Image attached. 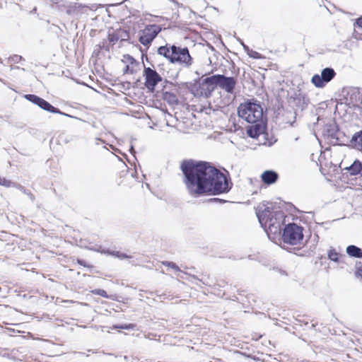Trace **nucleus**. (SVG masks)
<instances>
[{
    "mask_svg": "<svg viewBox=\"0 0 362 362\" xmlns=\"http://www.w3.org/2000/svg\"><path fill=\"white\" fill-rule=\"evenodd\" d=\"M209 202H213V203H221L223 204L226 203V201L220 198H211L208 200Z\"/></svg>",
    "mask_w": 362,
    "mask_h": 362,
    "instance_id": "nucleus-39",
    "label": "nucleus"
},
{
    "mask_svg": "<svg viewBox=\"0 0 362 362\" xmlns=\"http://www.w3.org/2000/svg\"><path fill=\"white\" fill-rule=\"evenodd\" d=\"M59 115H63V116H65V117H71V118H76L75 117L69 115V114H67L66 112H64L60 110V113H58Z\"/></svg>",
    "mask_w": 362,
    "mask_h": 362,
    "instance_id": "nucleus-48",
    "label": "nucleus"
},
{
    "mask_svg": "<svg viewBox=\"0 0 362 362\" xmlns=\"http://www.w3.org/2000/svg\"><path fill=\"white\" fill-rule=\"evenodd\" d=\"M362 90V88H355V90H357V91H359V90Z\"/></svg>",
    "mask_w": 362,
    "mask_h": 362,
    "instance_id": "nucleus-55",
    "label": "nucleus"
},
{
    "mask_svg": "<svg viewBox=\"0 0 362 362\" xmlns=\"http://www.w3.org/2000/svg\"><path fill=\"white\" fill-rule=\"evenodd\" d=\"M361 92H352V93L350 95L349 98H348V95H349L350 92H347V95L344 98V103L349 107H351L357 105V100H356V93L359 94Z\"/></svg>",
    "mask_w": 362,
    "mask_h": 362,
    "instance_id": "nucleus-24",
    "label": "nucleus"
},
{
    "mask_svg": "<svg viewBox=\"0 0 362 362\" xmlns=\"http://www.w3.org/2000/svg\"><path fill=\"white\" fill-rule=\"evenodd\" d=\"M355 275L357 277L362 278V267H359L356 268V270L355 272Z\"/></svg>",
    "mask_w": 362,
    "mask_h": 362,
    "instance_id": "nucleus-46",
    "label": "nucleus"
},
{
    "mask_svg": "<svg viewBox=\"0 0 362 362\" xmlns=\"http://www.w3.org/2000/svg\"><path fill=\"white\" fill-rule=\"evenodd\" d=\"M123 358H124V361H127L128 359H129V357L127 356H124Z\"/></svg>",
    "mask_w": 362,
    "mask_h": 362,
    "instance_id": "nucleus-53",
    "label": "nucleus"
},
{
    "mask_svg": "<svg viewBox=\"0 0 362 362\" xmlns=\"http://www.w3.org/2000/svg\"><path fill=\"white\" fill-rule=\"evenodd\" d=\"M192 278H193V279H195V280H198V281H201L202 283H203V284H205V285H208V282H206V281H204L203 279H198V278H197L196 276H194V275H192Z\"/></svg>",
    "mask_w": 362,
    "mask_h": 362,
    "instance_id": "nucleus-49",
    "label": "nucleus"
},
{
    "mask_svg": "<svg viewBox=\"0 0 362 362\" xmlns=\"http://www.w3.org/2000/svg\"><path fill=\"white\" fill-rule=\"evenodd\" d=\"M303 227L292 222L284 224L280 234L281 240L284 244L297 245L303 240Z\"/></svg>",
    "mask_w": 362,
    "mask_h": 362,
    "instance_id": "nucleus-6",
    "label": "nucleus"
},
{
    "mask_svg": "<svg viewBox=\"0 0 362 362\" xmlns=\"http://www.w3.org/2000/svg\"><path fill=\"white\" fill-rule=\"evenodd\" d=\"M236 85V79L233 76H226L218 74V87L224 90H234Z\"/></svg>",
    "mask_w": 362,
    "mask_h": 362,
    "instance_id": "nucleus-14",
    "label": "nucleus"
},
{
    "mask_svg": "<svg viewBox=\"0 0 362 362\" xmlns=\"http://www.w3.org/2000/svg\"><path fill=\"white\" fill-rule=\"evenodd\" d=\"M0 64H3V60L1 59V57H0Z\"/></svg>",
    "mask_w": 362,
    "mask_h": 362,
    "instance_id": "nucleus-61",
    "label": "nucleus"
},
{
    "mask_svg": "<svg viewBox=\"0 0 362 362\" xmlns=\"http://www.w3.org/2000/svg\"><path fill=\"white\" fill-rule=\"evenodd\" d=\"M341 256L333 247H330L327 251V258L332 262H339Z\"/></svg>",
    "mask_w": 362,
    "mask_h": 362,
    "instance_id": "nucleus-25",
    "label": "nucleus"
},
{
    "mask_svg": "<svg viewBox=\"0 0 362 362\" xmlns=\"http://www.w3.org/2000/svg\"><path fill=\"white\" fill-rule=\"evenodd\" d=\"M143 76L145 79L144 85L148 90H156L155 88L159 82L163 81L162 76L154 69L146 67L143 71Z\"/></svg>",
    "mask_w": 362,
    "mask_h": 362,
    "instance_id": "nucleus-11",
    "label": "nucleus"
},
{
    "mask_svg": "<svg viewBox=\"0 0 362 362\" xmlns=\"http://www.w3.org/2000/svg\"><path fill=\"white\" fill-rule=\"evenodd\" d=\"M24 98L26 100H28V101L31 102L32 103L37 105V106H39V105L42 99V98H40L36 95H34V94L25 95Z\"/></svg>",
    "mask_w": 362,
    "mask_h": 362,
    "instance_id": "nucleus-27",
    "label": "nucleus"
},
{
    "mask_svg": "<svg viewBox=\"0 0 362 362\" xmlns=\"http://www.w3.org/2000/svg\"><path fill=\"white\" fill-rule=\"evenodd\" d=\"M246 53L250 58H252V59H259L262 58V54H260L255 50H252L250 48Z\"/></svg>",
    "mask_w": 362,
    "mask_h": 362,
    "instance_id": "nucleus-32",
    "label": "nucleus"
},
{
    "mask_svg": "<svg viewBox=\"0 0 362 362\" xmlns=\"http://www.w3.org/2000/svg\"><path fill=\"white\" fill-rule=\"evenodd\" d=\"M122 62L126 64L123 69L124 74H132L139 69V62L129 54L123 55Z\"/></svg>",
    "mask_w": 362,
    "mask_h": 362,
    "instance_id": "nucleus-13",
    "label": "nucleus"
},
{
    "mask_svg": "<svg viewBox=\"0 0 362 362\" xmlns=\"http://www.w3.org/2000/svg\"><path fill=\"white\" fill-rule=\"evenodd\" d=\"M109 93L112 94L113 96H115V97H120L121 95L117 93V92L115 91H113V92H108Z\"/></svg>",
    "mask_w": 362,
    "mask_h": 362,
    "instance_id": "nucleus-50",
    "label": "nucleus"
},
{
    "mask_svg": "<svg viewBox=\"0 0 362 362\" xmlns=\"http://www.w3.org/2000/svg\"><path fill=\"white\" fill-rule=\"evenodd\" d=\"M92 293L95 295H98L107 299L115 300L112 296L108 295L107 293L103 289L96 288L93 290Z\"/></svg>",
    "mask_w": 362,
    "mask_h": 362,
    "instance_id": "nucleus-30",
    "label": "nucleus"
},
{
    "mask_svg": "<svg viewBox=\"0 0 362 362\" xmlns=\"http://www.w3.org/2000/svg\"><path fill=\"white\" fill-rule=\"evenodd\" d=\"M279 178V175L278 173L273 170H264L261 175L262 182L267 185H271L276 183Z\"/></svg>",
    "mask_w": 362,
    "mask_h": 362,
    "instance_id": "nucleus-18",
    "label": "nucleus"
},
{
    "mask_svg": "<svg viewBox=\"0 0 362 362\" xmlns=\"http://www.w3.org/2000/svg\"><path fill=\"white\" fill-rule=\"evenodd\" d=\"M157 53L165 57L171 64H178L185 67H189L193 63V57L187 47H182L175 44L167 43L158 47Z\"/></svg>",
    "mask_w": 362,
    "mask_h": 362,
    "instance_id": "nucleus-3",
    "label": "nucleus"
},
{
    "mask_svg": "<svg viewBox=\"0 0 362 362\" xmlns=\"http://www.w3.org/2000/svg\"><path fill=\"white\" fill-rule=\"evenodd\" d=\"M180 170L186 188L194 198L227 194L233 185L227 170L217 168L208 161L184 160Z\"/></svg>",
    "mask_w": 362,
    "mask_h": 362,
    "instance_id": "nucleus-1",
    "label": "nucleus"
},
{
    "mask_svg": "<svg viewBox=\"0 0 362 362\" xmlns=\"http://www.w3.org/2000/svg\"><path fill=\"white\" fill-rule=\"evenodd\" d=\"M136 360H137L136 358H133L132 362H136Z\"/></svg>",
    "mask_w": 362,
    "mask_h": 362,
    "instance_id": "nucleus-60",
    "label": "nucleus"
},
{
    "mask_svg": "<svg viewBox=\"0 0 362 362\" xmlns=\"http://www.w3.org/2000/svg\"><path fill=\"white\" fill-rule=\"evenodd\" d=\"M315 326H316V325H315V324H312V325H311V328H315Z\"/></svg>",
    "mask_w": 362,
    "mask_h": 362,
    "instance_id": "nucleus-57",
    "label": "nucleus"
},
{
    "mask_svg": "<svg viewBox=\"0 0 362 362\" xmlns=\"http://www.w3.org/2000/svg\"><path fill=\"white\" fill-rule=\"evenodd\" d=\"M103 47L101 45V44H98L95 46V48L94 49V52L93 53L95 54V55H98L99 53L101 52V50H103Z\"/></svg>",
    "mask_w": 362,
    "mask_h": 362,
    "instance_id": "nucleus-44",
    "label": "nucleus"
},
{
    "mask_svg": "<svg viewBox=\"0 0 362 362\" xmlns=\"http://www.w3.org/2000/svg\"><path fill=\"white\" fill-rule=\"evenodd\" d=\"M133 140H134V139H132V141H131L132 144H131V145H130V147H129V152H130L133 156H134V155H135V153H136V151H135L134 147V146H133V144H132V141H133Z\"/></svg>",
    "mask_w": 362,
    "mask_h": 362,
    "instance_id": "nucleus-47",
    "label": "nucleus"
},
{
    "mask_svg": "<svg viewBox=\"0 0 362 362\" xmlns=\"http://www.w3.org/2000/svg\"><path fill=\"white\" fill-rule=\"evenodd\" d=\"M237 41L242 45L245 52H247L250 47L245 44V42L240 37H236Z\"/></svg>",
    "mask_w": 362,
    "mask_h": 362,
    "instance_id": "nucleus-42",
    "label": "nucleus"
},
{
    "mask_svg": "<svg viewBox=\"0 0 362 362\" xmlns=\"http://www.w3.org/2000/svg\"><path fill=\"white\" fill-rule=\"evenodd\" d=\"M345 89H346V88H345V87H343V88H342V89H341V90H342V91H344V90H345Z\"/></svg>",
    "mask_w": 362,
    "mask_h": 362,
    "instance_id": "nucleus-63",
    "label": "nucleus"
},
{
    "mask_svg": "<svg viewBox=\"0 0 362 362\" xmlns=\"http://www.w3.org/2000/svg\"><path fill=\"white\" fill-rule=\"evenodd\" d=\"M275 113L276 123L279 125L288 124L292 127L296 122L297 113L294 110H285L283 107H278Z\"/></svg>",
    "mask_w": 362,
    "mask_h": 362,
    "instance_id": "nucleus-10",
    "label": "nucleus"
},
{
    "mask_svg": "<svg viewBox=\"0 0 362 362\" xmlns=\"http://www.w3.org/2000/svg\"><path fill=\"white\" fill-rule=\"evenodd\" d=\"M13 184H14V186H13L14 187H16L20 191H21L23 193L28 195L29 197V198L31 199V201H34L35 197L29 189H25L23 186H22L20 184H18L16 182H13Z\"/></svg>",
    "mask_w": 362,
    "mask_h": 362,
    "instance_id": "nucleus-28",
    "label": "nucleus"
},
{
    "mask_svg": "<svg viewBox=\"0 0 362 362\" xmlns=\"http://www.w3.org/2000/svg\"><path fill=\"white\" fill-rule=\"evenodd\" d=\"M346 146L349 148L362 153V127L361 129L356 132L350 139L348 137V141Z\"/></svg>",
    "mask_w": 362,
    "mask_h": 362,
    "instance_id": "nucleus-15",
    "label": "nucleus"
},
{
    "mask_svg": "<svg viewBox=\"0 0 362 362\" xmlns=\"http://www.w3.org/2000/svg\"><path fill=\"white\" fill-rule=\"evenodd\" d=\"M322 135L328 143L335 146L346 145L348 141V136L340 130L339 125L332 121L325 124L322 129Z\"/></svg>",
    "mask_w": 362,
    "mask_h": 362,
    "instance_id": "nucleus-7",
    "label": "nucleus"
},
{
    "mask_svg": "<svg viewBox=\"0 0 362 362\" xmlns=\"http://www.w3.org/2000/svg\"><path fill=\"white\" fill-rule=\"evenodd\" d=\"M347 255L352 258L361 259L362 249L355 245H349L346 248Z\"/></svg>",
    "mask_w": 362,
    "mask_h": 362,
    "instance_id": "nucleus-20",
    "label": "nucleus"
},
{
    "mask_svg": "<svg viewBox=\"0 0 362 362\" xmlns=\"http://www.w3.org/2000/svg\"><path fill=\"white\" fill-rule=\"evenodd\" d=\"M119 35H122V37H120L121 42L127 41L129 38V32L127 30H118Z\"/></svg>",
    "mask_w": 362,
    "mask_h": 362,
    "instance_id": "nucleus-35",
    "label": "nucleus"
},
{
    "mask_svg": "<svg viewBox=\"0 0 362 362\" xmlns=\"http://www.w3.org/2000/svg\"><path fill=\"white\" fill-rule=\"evenodd\" d=\"M8 62H12L13 63H16V64H18L20 63L21 61H24V59L22 56L21 55H18V54H13L11 56H10L8 59Z\"/></svg>",
    "mask_w": 362,
    "mask_h": 362,
    "instance_id": "nucleus-31",
    "label": "nucleus"
},
{
    "mask_svg": "<svg viewBox=\"0 0 362 362\" xmlns=\"http://www.w3.org/2000/svg\"><path fill=\"white\" fill-rule=\"evenodd\" d=\"M200 85L206 86V90H214L218 87V74H214L211 76L202 78ZM200 89L201 88L199 87V89L197 90H205L204 88Z\"/></svg>",
    "mask_w": 362,
    "mask_h": 362,
    "instance_id": "nucleus-19",
    "label": "nucleus"
},
{
    "mask_svg": "<svg viewBox=\"0 0 362 362\" xmlns=\"http://www.w3.org/2000/svg\"><path fill=\"white\" fill-rule=\"evenodd\" d=\"M0 185L4 186L6 187H10L11 186H14V184L12 181L6 179L5 177H1L0 176Z\"/></svg>",
    "mask_w": 362,
    "mask_h": 362,
    "instance_id": "nucleus-34",
    "label": "nucleus"
},
{
    "mask_svg": "<svg viewBox=\"0 0 362 362\" xmlns=\"http://www.w3.org/2000/svg\"><path fill=\"white\" fill-rule=\"evenodd\" d=\"M358 101L360 102V103H362V98H358Z\"/></svg>",
    "mask_w": 362,
    "mask_h": 362,
    "instance_id": "nucleus-58",
    "label": "nucleus"
},
{
    "mask_svg": "<svg viewBox=\"0 0 362 362\" xmlns=\"http://www.w3.org/2000/svg\"><path fill=\"white\" fill-rule=\"evenodd\" d=\"M135 327H136L135 324L129 323V324H122V325H114L110 328L112 329H127V330H129V329H133Z\"/></svg>",
    "mask_w": 362,
    "mask_h": 362,
    "instance_id": "nucleus-29",
    "label": "nucleus"
},
{
    "mask_svg": "<svg viewBox=\"0 0 362 362\" xmlns=\"http://www.w3.org/2000/svg\"><path fill=\"white\" fill-rule=\"evenodd\" d=\"M11 69H19L20 67L19 66H11Z\"/></svg>",
    "mask_w": 362,
    "mask_h": 362,
    "instance_id": "nucleus-54",
    "label": "nucleus"
},
{
    "mask_svg": "<svg viewBox=\"0 0 362 362\" xmlns=\"http://www.w3.org/2000/svg\"><path fill=\"white\" fill-rule=\"evenodd\" d=\"M250 125L246 128L247 135L252 139L258 138L261 134H264L267 130V122H260L256 123H249Z\"/></svg>",
    "mask_w": 362,
    "mask_h": 362,
    "instance_id": "nucleus-12",
    "label": "nucleus"
},
{
    "mask_svg": "<svg viewBox=\"0 0 362 362\" xmlns=\"http://www.w3.org/2000/svg\"><path fill=\"white\" fill-rule=\"evenodd\" d=\"M38 107L42 109L43 110H45L51 113H60V110L58 107L53 106L50 103H49L48 101L45 100L43 98L42 99Z\"/></svg>",
    "mask_w": 362,
    "mask_h": 362,
    "instance_id": "nucleus-22",
    "label": "nucleus"
},
{
    "mask_svg": "<svg viewBox=\"0 0 362 362\" xmlns=\"http://www.w3.org/2000/svg\"><path fill=\"white\" fill-rule=\"evenodd\" d=\"M257 216L269 240L275 242L282 231L286 222V216L281 211H272L266 207L262 211H257Z\"/></svg>",
    "mask_w": 362,
    "mask_h": 362,
    "instance_id": "nucleus-2",
    "label": "nucleus"
},
{
    "mask_svg": "<svg viewBox=\"0 0 362 362\" xmlns=\"http://www.w3.org/2000/svg\"><path fill=\"white\" fill-rule=\"evenodd\" d=\"M174 87H175V85L173 82L165 79L163 83V89L161 90H164L165 88H169V90H173Z\"/></svg>",
    "mask_w": 362,
    "mask_h": 362,
    "instance_id": "nucleus-36",
    "label": "nucleus"
},
{
    "mask_svg": "<svg viewBox=\"0 0 362 362\" xmlns=\"http://www.w3.org/2000/svg\"><path fill=\"white\" fill-rule=\"evenodd\" d=\"M154 39L148 33H145V31L144 30H141L139 32V42L143 45L144 47H146V50H143L141 47L139 46V49L141 52V57L142 59L144 58L146 59L147 62H148V57L147 56V49L151 46Z\"/></svg>",
    "mask_w": 362,
    "mask_h": 362,
    "instance_id": "nucleus-16",
    "label": "nucleus"
},
{
    "mask_svg": "<svg viewBox=\"0 0 362 362\" xmlns=\"http://www.w3.org/2000/svg\"><path fill=\"white\" fill-rule=\"evenodd\" d=\"M345 174L350 176L361 175L362 177V161L355 159L354 162L349 166L343 168Z\"/></svg>",
    "mask_w": 362,
    "mask_h": 362,
    "instance_id": "nucleus-17",
    "label": "nucleus"
},
{
    "mask_svg": "<svg viewBox=\"0 0 362 362\" xmlns=\"http://www.w3.org/2000/svg\"><path fill=\"white\" fill-rule=\"evenodd\" d=\"M24 124H23L22 122H19V123H17L15 124V126L18 128H23L24 127Z\"/></svg>",
    "mask_w": 362,
    "mask_h": 362,
    "instance_id": "nucleus-51",
    "label": "nucleus"
},
{
    "mask_svg": "<svg viewBox=\"0 0 362 362\" xmlns=\"http://www.w3.org/2000/svg\"><path fill=\"white\" fill-rule=\"evenodd\" d=\"M325 222H322L320 223H319L320 226H322L323 224H325Z\"/></svg>",
    "mask_w": 362,
    "mask_h": 362,
    "instance_id": "nucleus-62",
    "label": "nucleus"
},
{
    "mask_svg": "<svg viewBox=\"0 0 362 362\" xmlns=\"http://www.w3.org/2000/svg\"><path fill=\"white\" fill-rule=\"evenodd\" d=\"M280 273H281V274H284V275H287V273H286L285 271L281 270V269L280 270Z\"/></svg>",
    "mask_w": 362,
    "mask_h": 362,
    "instance_id": "nucleus-52",
    "label": "nucleus"
},
{
    "mask_svg": "<svg viewBox=\"0 0 362 362\" xmlns=\"http://www.w3.org/2000/svg\"><path fill=\"white\" fill-rule=\"evenodd\" d=\"M170 1L172 3H173L178 8H185V9L187 8L182 4L179 3L177 0H170Z\"/></svg>",
    "mask_w": 362,
    "mask_h": 362,
    "instance_id": "nucleus-45",
    "label": "nucleus"
},
{
    "mask_svg": "<svg viewBox=\"0 0 362 362\" xmlns=\"http://www.w3.org/2000/svg\"><path fill=\"white\" fill-rule=\"evenodd\" d=\"M136 360H137L136 358H133L132 362H136Z\"/></svg>",
    "mask_w": 362,
    "mask_h": 362,
    "instance_id": "nucleus-59",
    "label": "nucleus"
},
{
    "mask_svg": "<svg viewBox=\"0 0 362 362\" xmlns=\"http://www.w3.org/2000/svg\"><path fill=\"white\" fill-rule=\"evenodd\" d=\"M290 92H288L289 93ZM292 94L288 95V103L291 107V110H294L296 112L298 110H303L310 103L309 98L303 92H291Z\"/></svg>",
    "mask_w": 362,
    "mask_h": 362,
    "instance_id": "nucleus-9",
    "label": "nucleus"
},
{
    "mask_svg": "<svg viewBox=\"0 0 362 362\" xmlns=\"http://www.w3.org/2000/svg\"><path fill=\"white\" fill-rule=\"evenodd\" d=\"M100 44L103 47V49L107 52H110V49L113 47V46H111L110 42H107V40L106 39H103Z\"/></svg>",
    "mask_w": 362,
    "mask_h": 362,
    "instance_id": "nucleus-37",
    "label": "nucleus"
},
{
    "mask_svg": "<svg viewBox=\"0 0 362 362\" xmlns=\"http://www.w3.org/2000/svg\"><path fill=\"white\" fill-rule=\"evenodd\" d=\"M123 99H124V100H125L127 103L129 101V100L127 98V97H126V96H125V97H124V98H123Z\"/></svg>",
    "mask_w": 362,
    "mask_h": 362,
    "instance_id": "nucleus-56",
    "label": "nucleus"
},
{
    "mask_svg": "<svg viewBox=\"0 0 362 362\" xmlns=\"http://www.w3.org/2000/svg\"><path fill=\"white\" fill-rule=\"evenodd\" d=\"M238 115L247 123L267 122L266 114L260 105L247 102L238 108Z\"/></svg>",
    "mask_w": 362,
    "mask_h": 362,
    "instance_id": "nucleus-4",
    "label": "nucleus"
},
{
    "mask_svg": "<svg viewBox=\"0 0 362 362\" xmlns=\"http://www.w3.org/2000/svg\"><path fill=\"white\" fill-rule=\"evenodd\" d=\"M185 94L182 96H177L173 92H156V95L161 94L162 98L170 105H181L185 106L188 105L189 100H192L194 97H204L209 98L211 96L212 92H184Z\"/></svg>",
    "mask_w": 362,
    "mask_h": 362,
    "instance_id": "nucleus-5",
    "label": "nucleus"
},
{
    "mask_svg": "<svg viewBox=\"0 0 362 362\" xmlns=\"http://www.w3.org/2000/svg\"><path fill=\"white\" fill-rule=\"evenodd\" d=\"M77 263L81 265V266H83L84 267H87V268H90V269H92L93 268V265H90L88 264L84 259H79L78 258L77 260H76Z\"/></svg>",
    "mask_w": 362,
    "mask_h": 362,
    "instance_id": "nucleus-38",
    "label": "nucleus"
},
{
    "mask_svg": "<svg viewBox=\"0 0 362 362\" xmlns=\"http://www.w3.org/2000/svg\"><path fill=\"white\" fill-rule=\"evenodd\" d=\"M100 252L103 254H107L108 255H112V256L117 257L120 259L132 258V256L128 255L126 253L121 252L119 251H116V250H110L109 249L103 250L100 251Z\"/></svg>",
    "mask_w": 362,
    "mask_h": 362,
    "instance_id": "nucleus-23",
    "label": "nucleus"
},
{
    "mask_svg": "<svg viewBox=\"0 0 362 362\" xmlns=\"http://www.w3.org/2000/svg\"><path fill=\"white\" fill-rule=\"evenodd\" d=\"M354 26L362 29V16L356 19Z\"/></svg>",
    "mask_w": 362,
    "mask_h": 362,
    "instance_id": "nucleus-40",
    "label": "nucleus"
},
{
    "mask_svg": "<svg viewBox=\"0 0 362 362\" xmlns=\"http://www.w3.org/2000/svg\"><path fill=\"white\" fill-rule=\"evenodd\" d=\"M120 37H122V35H119V31L117 30L115 32L108 33L106 40L110 42L111 46H114L119 40Z\"/></svg>",
    "mask_w": 362,
    "mask_h": 362,
    "instance_id": "nucleus-26",
    "label": "nucleus"
},
{
    "mask_svg": "<svg viewBox=\"0 0 362 362\" xmlns=\"http://www.w3.org/2000/svg\"><path fill=\"white\" fill-rule=\"evenodd\" d=\"M336 76V72L332 67H326L321 71L320 74H315L311 78V83L317 88H322Z\"/></svg>",
    "mask_w": 362,
    "mask_h": 362,
    "instance_id": "nucleus-8",
    "label": "nucleus"
},
{
    "mask_svg": "<svg viewBox=\"0 0 362 362\" xmlns=\"http://www.w3.org/2000/svg\"><path fill=\"white\" fill-rule=\"evenodd\" d=\"M177 88L179 89H185L187 90H193L192 89L189 88L188 83H183L180 86H178Z\"/></svg>",
    "mask_w": 362,
    "mask_h": 362,
    "instance_id": "nucleus-43",
    "label": "nucleus"
},
{
    "mask_svg": "<svg viewBox=\"0 0 362 362\" xmlns=\"http://www.w3.org/2000/svg\"><path fill=\"white\" fill-rule=\"evenodd\" d=\"M352 37L357 40L362 41V33H360L357 32L356 30H354L352 34Z\"/></svg>",
    "mask_w": 362,
    "mask_h": 362,
    "instance_id": "nucleus-41",
    "label": "nucleus"
},
{
    "mask_svg": "<svg viewBox=\"0 0 362 362\" xmlns=\"http://www.w3.org/2000/svg\"><path fill=\"white\" fill-rule=\"evenodd\" d=\"M164 266H167L173 269L174 270L180 272H182V271L179 268V267L173 262L164 261L162 262Z\"/></svg>",
    "mask_w": 362,
    "mask_h": 362,
    "instance_id": "nucleus-33",
    "label": "nucleus"
},
{
    "mask_svg": "<svg viewBox=\"0 0 362 362\" xmlns=\"http://www.w3.org/2000/svg\"><path fill=\"white\" fill-rule=\"evenodd\" d=\"M210 48H211V49H213V50L214 49V47H213V46H211V45H210Z\"/></svg>",
    "mask_w": 362,
    "mask_h": 362,
    "instance_id": "nucleus-64",
    "label": "nucleus"
},
{
    "mask_svg": "<svg viewBox=\"0 0 362 362\" xmlns=\"http://www.w3.org/2000/svg\"><path fill=\"white\" fill-rule=\"evenodd\" d=\"M144 30L145 31V33L149 34L153 39H155L160 33L161 27L157 24H150L147 25Z\"/></svg>",
    "mask_w": 362,
    "mask_h": 362,
    "instance_id": "nucleus-21",
    "label": "nucleus"
}]
</instances>
